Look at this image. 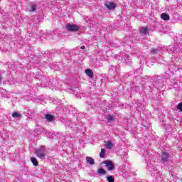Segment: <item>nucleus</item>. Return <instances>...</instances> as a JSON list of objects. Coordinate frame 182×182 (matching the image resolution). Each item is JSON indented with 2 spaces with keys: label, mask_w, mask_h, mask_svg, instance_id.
<instances>
[{
  "label": "nucleus",
  "mask_w": 182,
  "mask_h": 182,
  "mask_svg": "<svg viewBox=\"0 0 182 182\" xmlns=\"http://www.w3.org/2000/svg\"><path fill=\"white\" fill-rule=\"evenodd\" d=\"M177 109L180 110V112H182V102H180L177 106Z\"/></svg>",
  "instance_id": "26"
},
{
  "label": "nucleus",
  "mask_w": 182,
  "mask_h": 182,
  "mask_svg": "<svg viewBox=\"0 0 182 182\" xmlns=\"http://www.w3.org/2000/svg\"><path fill=\"white\" fill-rule=\"evenodd\" d=\"M65 126H66V127H72V122H70V120H66Z\"/></svg>",
  "instance_id": "20"
},
{
  "label": "nucleus",
  "mask_w": 182,
  "mask_h": 182,
  "mask_svg": "<svg viewBox=\"0 0 182 182\" xmlns=\"http://www.w3.org/2000/svg\"><path fill=\"white\" fill-rule=\"evenodd\" d=\"M107 149H112V147H113V142H112L111 141H107Z\"/></svg>",
  "instance_id": "22"
},
{
  "label": "nucleus",
  "mask_w": 182,
  "mask_h": 182,
  "mask_svg": "<svg viewBox=\"0 0 182 182\" xmlns=\"http://www.w3.org/2000/svg\"><path fill=\"white\" fill-rule=\"evenodd\" d=\"M86 161L88 164H90L91 166H93L95 164V159L90 156L86 157Z\"/></svg>",
  "instance_id": "11"
},
{
  "label": "nucleus",
  "mask_w": 182,
  "mask_h": 182,
  "mask_svg": "<svg viewBox=\"0 0 182 182\" xmlns=\"http://www.w3.org/2000/svg\"><path fill=\"white\" fill-rule=\"evenodd\" d=\"M66 28L69 32H77L80 28L77 25L75 24H67Z\"/></svg>",
  "instance_id": "5"
},
{
  "label": "nucleus",
  "mask_w": 182,
  "mask_h": 182,
  "mask_svg": "<svg viewBox=\"0 0 182 182\" xmlns=\"http://www.w3.org/2000/svg\"><path fill=\"white\" fill-rule=\"evenodd\" d=\"M80 49H85V46H81Z\"/></svg>",
  "instance_id": "27"
},
{
  "label": "nucleus",
  "mask_w": 182,
  "mask_h": 182,
  "mask_svg": "<svg viewBox=\"0 0 182 182\" xmlns=\"http://www.w3.org/2000/svg\"><path fill=\"white\" fill-rule=\"evenodd\" d=\"M22 115L21 114H19V112H14L12 114V117H14V119H18L19 117H21Z\"/></svg>",
  "instance_id": "19"
},
{
  "label": "nucleus",
  "mask_w": 182,
  "mask_h": 182,
  "mask_svg": "<svg viewBox=\"0 0 182 182\" xmlns=\"http://www.w3.org/2000/svg\"><path fill=\"white\" fill-rule=\"evenodd\" d=\"M73 92H75V90L72 89Z\"/></svg>",
  "instance_id": "28"
},
{
  "label": "nucleus",
  "mask_w": 182,
  "mask_h": 182,
  "mask_svg": "<svg viewBox=\"0 0 182 182\" xmlns=\"http://www.w3.org/2000/svg\"><path fill=\"white\" fill-rule=\"evenodd\" d=\"M36 154L39 159H45V156H46V149L41 146L38 149L36 150Z\"/></svg>",
  "instance_id": "3"
},
{
  "label": "nucleus",
  "mask_w": 182,
  "mask_h": 182,
  "mask_svg": "<svg viewBox=\"0 0 182 182\" xmlns=\"http://www.w3.org/2000/svg\"><path fill=\"white\" fill-rule=\"evenodd\" d=\"M121 58L124 63H127V65H131L132 59L129 58V55L122 53Z\"/></svg>",
  "instance_id": "6"
},
{
  "label": "nucleus",
  "mask_w": 182,
  "mask_h": 182,
  "mask_svg": "<svg viewBox=\"0 0 182 182\" xmlns=\"http://www.w3.org/2000/svg\"><path fill=\"white\" fill-rule=\"evenodd\" d=\"M107 180L108 182H114V177L113 176H107Z\"/></svg>",
  "instance_id": "21"
},
{
  "label": "nucleus",
  "mask_w": 182,
  "mask_h": 182,
  "mask_svg": "<svg viewBox=\"0 0 182 182\" xmlns=\"http://www.w3.org/2000/svg\"><path fill=\"white\" fill-rule=\"evenodd\" d=\"M85 73L87 76H90V77H93V76H94L93 71L90 69H87L85 70Z\"/></svg>",
  "instance_id": "15"
},
{
  "label": "nucleus",
  "mask_w": 182,
  "mask_h": 182,
  "mask_svg": "<svg viewBox=\"0 0 182 182\" xmlns=\"http://www.w3.org/2000/svg\"><path fill=\"white\" fill-rule=\"evenodd\" d=\"M149 31V28L147 27H142L140 29V33H143V35H147V31Z\"/></svg>",
  "instance_id": "14"
},
{
  "label": "nucleus",
  "mask_w": 182,
  "mask_h": 182,
  "mask_svg": "<svg viewBox=\"0 0 182 182\" xmlns=\"http://www.w3.org/2000/svg\"><path fill=\"white\" fill-rule=\"evenodd\" d=\"M102 164H105V167L107 168L108 171H113V170H114V164L112 162V161H104Z\"/></svg>",
  "instance_id": "4"
},
{
  "label": "nucleus",
  "mask_w": 182,
  "mask_h": 182,
  "mask_svg": "<svg viewBox=\"0 0 182 182\" xmlns=\"http://www.w3.org/2000/svg\"><path fill=\"white\" fill-rule=\"evenodd\" d=\"M48 87H49V89H50V87H49V85H48Z\"/></svg>",
  "instance_id": "29"
},
{
  "label": "nucleus",
  "mask_w": 182,
  "mask_h": 182,
  "mask_svg": "<svg viewBox=\"0 0 182 182\" xmlns=\"http://www.w3.org/2000/svg\"><path fill=\"white\" fill-rule=\"evenodd\" d=\"M45 119H47V122H53L55 117L52 114H46L45 115Z\"/></svg>",
  "instance_id": "10"
},
{
  "label": "nucleus",
  "mask_w": 182,
  "mask_h": 182,
  "mask_svg": "<svg viewBox=\"0 0 182 182\" xmlns=\"http://www.w3.org/2000/svg\"><path fill=\"white\" fill-rule=\"evenodd\" d=\"M161 157V163L162 164H164L165 166H168V164L171 163L169 159L170 154L167 152H162Z\"/></svg>",
  "instance_id": "2"
},
{
  "label": "nucleus",
  "mask_w": 182,
  "mask_h": 182,
  "mask_svg": "<svg viewBox=\"0 0 182 182\" xmlns=\"http://www.w3.org/2000/svg\"><path fill=\"white\" fill-rule=\"evenodd\" d=\"M149 170L151 173L152 177L156 176V174H157L159 173V171H157V168H151V169H149Z\"/></svg>",
  "instance_id": "13"
},
{
  "label": "nucleus",
  "mask_w": 182,
  "mask_h": 182,
  "mask_svg": "<svg viewBox=\"0 0 182 182\" xmlns=\"http://www.w3.org/2000/svg\"><path fill=\"white\" fill-rule=\"evenodd\" d=\"M151 53H154V55L159 53L160 52V50L156 49V48H151Z\"/></svg>",
  "instance_id": "23"
},
{
  "label": "nucleus",
  "mask_w": 182,
  "mask_h": 182,
  "mask_svg": "<svg viewBox=\"0 0 182 182\" xmlns=\"http://www.w3.org/2000/svg\"><path fill=\"white\" fill-rule=\"evenodd\" d=\"M105 6L109 11H113V9H116V6H117V5H116V4H114V3L112 2V1H107L105 3Z\"/></svg>",
  "instance_id": "7"
},
{
  "label": "nucleus",
  "mask_w": 182,
  "mask_h": 182,
  "mask_svg": "<svg viewBox=\"0 0 182 182\" xmlns=\"http://www.w3.org/2000/svg\"><path fill=\"white\" fill-rule=\"evenodd\" d=\"M109 72L113 73V75H117V73H119V70H117L116 66L111 65L109 66Z\"/></svg>",
  "instance_id": "9"
},
{
  "label": "nucleus",
  "mask_w": 182,
  "mask_h": 182,
  "mask_svg": "<svg viewBox=\"0 0 182 182\" xmlns=\"http://www.w3.org/2000/svg\"><path fill=\"white\" fill-rule=\"evenodd\" d=\"M113 120H114V118L113 117V116L109 115L107 117V122H113Z\"/></svg>",
  "instance_id": "24"
},
{
  "label": "nucleus",
  "mask_w": 182,
  "mask_h": 182,
  "mask_svg": "<svg viewBox=\"0 0 182 182\" xmlns=\"http://www.w3.org/2000/svg\"><path fill=\"white\" fill-rule=\"evenodd\" d=\"M38 9H41V3L39 2H31L27 6L28 12H36Z\"/></svg>",
  "instance_id": "1"
},
{
  "label": "nucleus",
  "mask_w": 182,
  "mask_h": 182,
  "mask_svg": "<svg viewBox=\"0 0 182 182\" xmlns=\"http://www.w3.org/2000/svg\"><path fill=\"white\" fill-rule=\"evenodd\" d=\"M105 154H106V150L105 149H102L101 152L100 153V157L101 159H105Z\"/></svg>",
  "instance_id": "17"
},
{
  "label": "nucleus",
  "mask_w": 182,
  "mask_h": 182,
  "mask_svg": "<svg viewBox=\"0 0 182 182\" xmlns=\"http://www.w3.org/2000/svg\"><path fill=\"white\" fill-rule=\"evenodd\" d=\"M30 160L31 163L33 164V166H38V160H36V158L31 157Z\"/></svg>",
  "instance_id": "16"
},
{
  "label": "nucleus",
  "mask_w": 182,
  "mask_h": 182,
  "mask_svg": "<svg viewBox=\"0 0 182 182\" xmlns=\"http://www.w3.org/2000/svg\"><path fill=\"white\" fill-rule=\"evenodd\" d=\"M161 18L163 21H170V16L166 13L162 14Z\"/></svg>",
  "instance_id": "12"
},
{
  "label": "nucleus",
  "mask_w": 182,
  "mask_h": 182,
  "mask_svg": "<svg viewBox=\"0 0 182 182\" xmlns=\"http://www.w3.org/2000/svg\"><path fill=\"white\" fill-rule=\"evenodd\" d=\"M98 174H100V176H105V174H106V171L102 168H100L98 169Z\"/></svg>",
  "instance_id": "18"
},
{
  "label": "nucleus",
  "mask_w": 182,
  "mask_h": 182,
  "mask_svg": "<svg viewBox=\"0 0 182 182\" xmlns=\"http://www.w3.org/2000/svg\"><path fill=\"white\" fill-rule=\"evenodd\" d=\"M55 78H53L52 80H50L48 82V81H43L42 83H45L46 86L47 87H49V86H55L56 82H55Z\"/></svg>",
  "instance_id": "8"
},
{
  "label": "nucleus",
  "mask_w": 182,
  "mask_h": 182,
  "mask_svg": "<svg viewBox=\"0 0 182 182\" xmlns=\"http://www.w3.org/2000/svg\"><path fill=\"white\" fill-rule=\"evenodd\" d=\"M156 177V178H161V173L160 171H158V173L156 174V176H154Z\"/></svg>",
  "instance_id": "25"
}]
</instances>
